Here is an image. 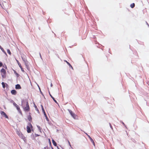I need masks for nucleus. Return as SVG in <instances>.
<instances>
[{"label": "nucleus", "mask_w": 149, "mask_h": 149, "mask_svg": "<svg viewBox=\"0 0 149 149\" xmlns=\"http://www.w3.org/2000/svg\"><path fill=\"white\" fill-rule=\"evenodd\" d=\"M146 22V23H147V24L148 25V26H149V25L148 24V23H147V22Z\"/></svg>", "instance_id": "obj_38"}, {"label": "nucleus", "mask_w": 149, "mask_h": 149, "mask_svg": "<svg viewBox=\"0 0 149 149\" xmlns=\"http://www.w3.org/2000/svg\"><path fill=\"white\" fill-rule=\"evenodd\" d=\"M109 125H110V128L112 129H113V128L112 127V125H111V124L110 123H109Z\"/></svg>", "instance_id": "obj_27"}, {"label": "nucleus", "mask_w": 149, "mask_h": 149, "mask_svg": "<svg viewBox=\"0 0 149 149\" xmlns=\"http://www.w3.org/2000/svg\"><path fill=\"white\" fill-rule=\"evenodd\" d=\"M28 119L29 120V121H31V120H32V118L31 116H29L28 117Z\"/></svg>", "instance_id": "obj_17"}, {"label": "nucleus", "mask_w": 149, "mask_h": 149, "mask_svg": "<svg viewBox=\"0 0 149 149\" xmlns=\"http://www.w3.org/2000/svg\"><path fill=\"white\" fill-rule=\"evenodd\" d=\"M55 141H54V140H53V139L52 140V143H53L54 142H55Z\"/></svg>", "instance_id": "obj_35"}, {"label": "nucleus", "mask_w": 149, "mask_h": 149, "mask_svg": "<svg viewBox=\"0 0 149 149\" xmlns=\"http://www.w3.org/2000/svg\"><path fill=\"white\" fill-rule=\"evenodd\" d=\"M122 123L123 124V125H124L125 127H126V126H125V124L124 123H123V122H122Z\"/></svg>", "instance_id": "obj_32"}, {"label": "nucleus", "mask_w": 149, "mask_h": 149, "mask_svg": "<svg viewBox=\"0 0 149 149\" xmlns=\"http://www.w3.org/2000/svg\"><path fill=\"white\" fill-rule=\"evenodd\" d=\"M85 134H86L88 136V137H89V139H90V140H91V142H93V139H92V138H91V137H90V136L89 135H88L87 133H85Z\"/></svg>", "instance_id": "obj_14"}, {"label": "nucleus", "mask_w": 149, "mask_h": 149, "mask_svg": "<svg viewBox=\"0 0 149 149\" xmlns=\"http://www.w3.org/2000/svg\"><path fill=\"white\" fill-rule=\"evenodd\" d=\"M68 141V143H69V145L71 147V145H70V142L69 141Z\"/></svg>", "instance_id": "obj_30"}, {"label": "nucleus", "mask_w": 149, "mask_h": 149, "mask_svg": "<svg viewBox=\"0 0 149 149\" xmlns=\"http://www.w3.org/2000/svg\"><path fill=\"white\" fill-rule=\"evenodd\" d=\"M23 108H24L25 111H28L29 110V104H27L26 105V107H23Z\"/></svg>", "instance_id": "obj_3"}, {"label": "nucleus", "mask_w": 149, "mask_h": 149, "mask_svg": "<svg viewBox=\"0 0 149 149\" xmlns=\"http://www.w3.org/2000/svg\"><path fill=\"white\" fill-rule=\"evenodd\" d=\"M65 61L66 62L67 64L69 65V66L72 69H73L72 67V66H71V64L69 62H68L67 61Z\"/></svg>", "instance_id": "obj_16"}, {"label": "nucleus", "mask_w": 149, "mask_h": 149, "mask_svg": "<svg viewBox=\"0 0 149 149\" xmlns=\"http://www.w3.org/2000/svg\"><path fill=\"white\" fill-rule=\"evenodd\" d=\"M58 149H59L58 147H57Z\"/></svg>", "instance_id": "obj_44"}, {"label": "nucleus", "mask_w": 149, "mask_h": 149, "mask_svg": "<svg viewBox=\"0 0 149 149\" xmlns=\"http://www.w3.org/2000/svg\"><path fill=\"white\" fill-rule=\"evenodd\" d=\"M50 144H51V143L50 142Z\"/></svg>", "instance_id": "obj_43"}, {"label": "nucleus", "mask_w": 149, "mask_h": 149, "mask_svg": "<svg viewBox=\"0 0 149 149\" xmlns=\"http://www.w3.org/2000/svg\"><path fill=\"white\" fill-rule=\"evenodd\" d=\"M69 113L72 116L74 119L76 118V115L73 113L72 111L69 109H68Z\"/></svg>", "instance_id": "obj_1"}, {"label": "nucleus", "mask_w": 149, "mask_h": 149, "mask_svg": "<svg viewBox=\"0 0 149 149\" xmlns=\"http://www.w3.org/2000/svg\"><path fill=\"white\" fill-rule=\"evenodd\" d=\"M43 113L44 114L45 117L46 118V119L47 120V121H49V119L47 117V116L46 114V113Z\"/></svg>", "instance_id": "obj_15"}, {"label": "nucleus", "mask_w": 149, "mask_h": 149, "mask_svg": "<svg viewBox=\"0 0 149 149\" xmlns=\"http://www.w3.org/2000/svg\"><path fill=\"white\" fill-rule=\"evenodd\" d=\"M4 108L5 109H6V108H5V106H4Z\"/></svg>", "instance_id": "obj_42"}, {"label": "nucleus", "mask_w": 149, "mask_h": 149, "mask_svg": "<svg viewBox=\"0 0 149 149\" xmlns=\"http://www.w3.org/2000/svg\"><path fill=\"white\" fill-rule=\"evenodd\" d=\"M49 94L51 96V97H52V98L53 99L54 101L56 103H58L56 101L55 99L52 96V95L50 94V93L49 92Z\"/></svg>", "instance_id": "obj_12"}, {"label": "nucleus", "mask_w": 149, "mask_h": 149, "mask_svg": "<svg viewBox=\"0 0 149 149\" xmlns=\"http://www.w3.org/2000/svg\"><path fill=\"white\" fill-rule=\"evenodd\" d=\"M53 143V145H54V146H56L57 145L56 143V142L55 141Z\"/></svg>", "instance_id": "obj_25"}, {"label": "nucleus", "mask_w": 149, "mask_h": 149, "mask_svg": "<svg viewBox=\"0 0 149 149\" xmlns=\"http://www.w3.org/2000/svg\"><path fill=\"white\" fill-rule=\"evenodd\" d=\"M3 87L4 88L5 87V83L3 82H2L1 83Z\"/></svg>", "instance_id": "obj_20"}, {"label": "nucleus", "mask_w": 149, "mask_h": 149, "mask_svg": "<svg viewBox=\"0 0 149 149\" xmlns=\"http://www.w3.org/2000/svg\"><path fill=\"white\" fill-rule=\"evenodd\" d=\"M15 89H19L21 88V87L20 85L17 84L15 85Z\"/></svg>", "instance_id": "obj_7"}, {"label": "nucleus", "mask_w": 149, "mask_h": 149, "mask_svg": "<svg viewBox=\"0 0 149 149\" xmlns=\"http://www.w3.org/2000/svg\"><path fill=\"white\" fill-rule=\"evenodd\" d=\"M3 65V63L1 62H0V67L2 66Z\"/></svg>", "instance_id": "obj_26"}, {"label": "nucleus", "mask_w": 149, "mask_h": 149, "mask_svg": "<svg viewBox=\"0 0 149 149\" xmlns=\"http://www.w3.org/2000/svg\"><path fill=\"white\" fill-rule=\"evenodd\" d=\"M35 108H36V109H37V107L36 106L35 104H34V106Z\"/></svg>", "instance_id": "obj_31"}, {"label": "nucleus", "mask_w": 149, "mask_h": 149, "mask_svg": "<svg viewBox=\"0 0 149 149\" xmlns=\"http://www.w3.org/2000/svg\"><path fill=\"white\" fill-rule=\"evenodd\" d=\"M36 109V110L37 111H39L38 110V109L37 108V109Z\"/></svg>", "instance_id": "obj_36"}, {"label": "nucleus", "mask_w": 149, "mask_h": 149, "mask_svg": "<svg viewBox=\"0 0 149 149\" xmlns=\"http://www.w3.org/2000/svg\"><path fill=\"white\" fill-rule=\"evenodd\" d=\"M2 76L3 77V75H2Z\"/></svg>", "instance_id": "obj_41"}, {"label": "nucleus", "mask_w": 149, "mask_h": 149, "mask_svg": "<svg viewBox=\"0 0 149 149\" xmlns=\"http://www.w3.org/2000/svg\"><path fill=\"white\" fill-rule=\"evenodd\" d=\"M135 6V4L134 3H132L130 5V7L132 8H133Z\"/></svg>", "instance_id": "obj_19"}, {"label": "nucleus", "mask_w": 149, "mask_h": 149, "mask_svg": "<svg viewBox=\"0 0 149 149\" xmlns=\"http://www.w3.org/2000/svg\"><path fill=\"white\" fill-rule=\"evenodd\" d=\"M28 126H29L30 127H32V126L30 123H29V125Z\"/></svg>", "instance_id": "obj_24"}, {"label": "nucleus", "mask_w": 149, "mask_h": 149, "mask_svg": "<svg viewBox=\"0 0 149 149\" xmlns=\"http://www.w3.org/2000/svg\"><path fill=\"white\" fill-rule=\"evenodd\" d=\"M7 52L8 53L11 55V52H10V50L9 49H7Z\"/></svg>", "instance_id": "obj_23"}, {"label": "nucleus", "mask_w": 149, "mask_h": 149, "mask_svg": "<svg viewBox=\"0 0 149 149\" xmlns=\"http://www.w3.org/2000/svg\"><path fill=\"white\" fill-rule=\"evenodd\" d=\"M14 73L16 74V76H17V77H19V75L18 73H17L16 71H15Z\"/></svg>", "instance_id": "obj_22"}, {"label": "nucleus", "mask_w": 149, "mask_h": 149, "mask_svg": "<svg viewBox=\"0 0 149 149\" xmlns=\"http://www.w3.org/2000/svg\"><path fill=\"white\" fill-rule=\"evenodd\" d=\"M41 107L42 112L43 113H45L42 105H41Z\"/></svg>", "instance_id": "obj_18"}, {"label": "nucleus", "mask_w": 149, "mask_h": 149, "mask_svg": "<svg viewBox=\"0 0 149 149\" xmlns=\"http://www.w3.org/2000/svg\"><path fill=\"white\" fill-rule=\"evenodd\" d=\"M38 87H39V90H40V93H41V94H42V91H41V89H40V88L39 86H38Z\"/></svg>", "instance_id": "obj_28"}, {"label": "nucleus", "mask_w": 149, "mask_h": 149, "mask_svg": "<svg viewBox=\"0 0 149 149\" xmlns=\"http://www.w3.org/2000/svg\"><path fill=\"white\" fill-rule=\"evenodd\" d=\"M37 127L38 128V129L39 131L41 132V128L39 126H38V125H37Z\"/></svg>", "instance_id": "obj_21"}, {"label": "nucleus", "mask_w": 149, "mask_h": 149, "mask_svg": "<svg viewBox=\"0 0 149 149\" xmlns=\"http://www.w3.org/2000/svg\"><path fill=\"white\" fill-rule=\"evenodd\" d=\"M1 72L3 74V75H5L6 74V71L5 69L3 68L1 70Z\"/></svg>", "instance_id": "obj_11"}, {"label": "nucleus", "mask_w": 149, "mask_h": 149, "mask_svg": "<svg viewBox=\"0 0 149 149\" xmlns=\"http://www.w3.org/2000/svg\"><path fill=\"white\" fill-rule=\"evenodd\" d=\"M52 148V149H53V148Z\"/></svg>", "instance_id": "obj_45"}, {"label": "nucleus", "mask_w": 149, "mask_h": 149, "mask_svg": "<svg viewBox=\"0 0 149 149\" xmlns=\"http://www.w3.org/2000/svg\"><path fill=\"white\" fill-rule=\"evenodd\" d=\"M0 49H1V51L3 53H4L6 55H7L6 52H5V51L2 48V47L0 45Z\"/></svg>", "instance_id": "obj_13"}, {"label": "nucleus", "mask_w": 149, "mask_h": 149, "mask_svg": "<svg viewBox=\"0 0 149 149\" xmlns=\"http://www.w3.org/2000/svg\"><path fill=\"white\" fill-rule=\"evenodd\" d=\"M37 136H39L38 135V134H37L36 135Z\"/></svg>", "instance_id": "obj_40"}, {"label": "nucleus", "mask_w": 149, "mask_h": 149, "mask_svg": "<svg viewBox=\"0 0 149 149\" xmlns=\"http://www.w3.org/2000/svg\"><path fill=\"white\" fill-rule=\"evenodd\" d=\"M39 54H40V58H41V59H42V56H41V54L40 53H39Z\"/></svg>", "instance_id": "obj_29"}, {"label": "nucleus", "mask_w": 149, "mask_h": 149, "mask_svg": "<svg viewBox=\"0 0 149 149\" xmlns=\"http://www.w3.org/2000/svg\"><path fill=\"white\" fill-rule=\"evenodd\" d=\"M22 58L23 61L24 62L26 66H27L28 63L27 61L25 58H24L23 57H22Z\"/></svg>", "instance_id": "obj_10"}, {"label": "nucleus", "mask_w": 149, "mask_h": 149, "mask_svg": "<svg viewBox=\"0 0 149 149\" xmlns=\"http://www.w3.org/2000/svg\"><path fill=\"white\" fill-rule=\"evenodd\" d=\"M11 94L13 95H15L16 94V91L15 90H12L11 91Z\"/></svg>", "instance_id": "obj_8"}, {"label": "nucleus", "mask_w": 149, "mask_h": 149, "mask_svg": "<svg viewBox=\"0 0 149 149\" xmlns=\"http://www.w3.org/2000/svg\"><path fill=\"white\" fill-rule=\"evenodd\" d=\"M92 142V143H93V145H94V146H95V143H94V141H93V142Z\"/></svg>", "instance_id": "obj_34"}, {"label": "nucleus", "mask_w": 149, "mask_h": 149, "mask_svg": "<svg viewBox=\"0 0 149 149\" xmlns=\"http://www.w3.org/2000/svg\"><path fill=\"white\" fill-rule=\"evenodd\" d=\"M30 127L29 126H27V132L28 133H30L31 132V131Z\"/></svg>", "instance_id": "obj_9"}, {"label": "nucleus", "mask_w": 149, "mask_h": 149, "mask_svg": "<svg viewBox=\"0 0 149 149\" xmlns=\"http://www.w3.org/2000/svg\"><path fill=\"white\" fill-rule=\"evenodd\" d=\"M52 84L51 83V86L52 87Z\"/></svg>", "instance_id": "obj_37"}, {"label": "nucleus", "mask_w": 149, "mask_h": 149, "mask_svg": "<svg viewBox=\"0 0 149 149\" xmlns=\"http://www.w3.org/2000/svg\"><path fill=\"white\" fill-rule=\"evenodd\" d=\"M44 149H47L46 147H44Z\"/></svg>", "instance_id": "obj_39"}, {"label": "nucleus", "mask_w": 149, "mask_h": 149, "mask_svg": "<svg viewBox=\"0 0 149 149\" xmlns=\"http://www.w3.org/2000/svg\"><path fill=\"white\" fill-rule=\"evenodd\" d=\"M28 103V101L25 100H22V105L23 107H24Z\"/></svg>", "instance_id": "obj_2"}, {"label": "nucleus", "mask_w": 149, "mask_h": 149, "mask_svg": "<svg viewBox=\"0 0 149 149\" xmlns=\"http://www.w3.org/2000/svg\"><path fill=\"white\" fill-rule=\"evenodd\" d=\"M16 61H17V63L19 66L21 68L22 71L23 72H24V71L23 69L22 68V66L21 65V64H20V63H19V61L18 60H16Z\"/></svg>", "instance_id": "obj_5"}, {"label": "nucleus", "mask_w": 149, "mask_h": 149, "mask_svg": "<svg viewBox=\"0 0 149 149\" xmlns=\"http://www.w3.org/2000/svg\"><path fill=\"white\" fill-rule=\"evenodd\" d=\"M1 114L2 115H3L6 118H8V116L4 112V111H1Z\"/></svg>", "instance_id": "obj_6"}, {"label": "nucleus", "mask_w": 149, "mask_h": 149, "mask_svg": "<svg viewBox=\"0 0 149 149\" xmlns=\"http://www.w3.org/2000/svg\"><path fill=\"white\" fill-rule=\"evenodd\" d=\"M13 104L16 108L17 109L18 111H19L20 112L21 110L19 108V106L17 104H16L15 102H13Z\"/></svg>", "instance_id": "obj_4"}, {"label": "nucleus", "mask_w": 149, "mask_h": 149, "mask_svg": "<svg viewBox=\"0 0 149 149\" xmlns=\"http://www.w3.org/2000/svg\"><path fill=\"white\" fill-rule=\"evenodd\" d=\"M10 102H12V103H13L14 102V101L13 100H11V101H10Z\"/></svg>", "instance_id": "obj_33"}]
</instances>
